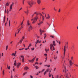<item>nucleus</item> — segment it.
<instances>
[{
    "mask_svg": "<svg viewBox=\"0 0 78 78\" xmlns=\"http://www.w3.org/2000/svg\"><path fill=\"white\" fill-rule=\"evenodd\" d=\"M38 18V17H37L36 16L34 17V18L31 20L32 21H33H33L32 22V23L33 24H34V23H36V22L37 21Z\"/></svg>",
    "mask_w": 78,
    "mask_h": 78,
    "instance_id": "1",
    "label": "nucleus"
},
{
    "mask_svg": "<svg viewBox=\"0 0 78 78\" xmlns=\"http://www.w3.org/2000/svg\"><path fill=\"white\" fill-rule=\"evenodd\" d=\"M50 48L51 50H55V49L54 48V46H53V44H50Z\"/></svg>",
    "mask_w": 78,
    "mask_h": 78,
    "instance_id": "2",
    "label": "nucleus"
},
{
    "mask_svg": "<svg viewBox=\"0 0 78 78\" xmlns=\"http://www.w3.org/2000/svg\"><path fill=\"white\" fill-rule=\"evenodd\" d=\"M27 3L28 4L30 5V7H31V6H32V5H33V1H29L27 2Z\"/></svg>",
    "mask_w": 78,
    "mask_h": 78,
    "instance_id": "3",
    "label": "nucleus"
},
{
    "mask_svg": "<svg viewBox=\"0 0 78 78\" xmlns=\"http://www.w3.org/2000/svg\"><path fill=\"white\" fill-rule=\"evenodd\" d=\"M33 27L30 25V26L29 27V29H28V31H30V30H33Z\"/></svg>",
    "mask_w": 78,
    "mask_h": 78,
    "instance_id": "4",
    "label": "nucleus"
},
{
    "mask_svg": "<svg viewBox=\"0 0 78 78\" xmlns=\"http://www.w3.org/2000/svg\"><path fill=\"white\" fill-rule=\"evenodd\" d=\"M69 76H71L70 74V73H69L66 74V78H69Z\"/></svg>",
    "mask_w": 78,
    "mask_h": 78,
    "instance_id": "5",
    "label": "nucleus"
},
{
    "mask_svg": "<svg viewBox=\"0 0 78 78\" xmlns=\"http://www.w3.org/2000/svg\"><path fill=\"white\" fill-rule=\"evenodd\" d=\"M21 58H22V62H25V59L24 58V56L23 55L21 56Z\"/></svg>",
    "mask_w": 78,
    "mask_h": 78,
    "instance_id": "6",
    "label": "nucleus"
},
{
    "mask_svg": "<svg viewBox=\"0 0 78 78\" xmlns=\"http://www.w3.org/2000/svg\"><path fill=\"white\" fill-rule=\"evenodd\" d=\"M35 59V58H34L32 60H28V61L29 62H33Z\"/></svg>",
    "mask_w": 78,
    "mask_h": 78,
    "instance_id": "7",
    "label": "nucleus"
},
{
    "mask_svg": "<svg viewBox=\"0 0 78 78\" xmlns=\"http://www.w3.org/2000/svg\"><path fill=\"white\" fill-rule=\"evenodd\" d=\"M44 32V31L43 30H42L41 29H40V33L41 35H42V32Z\"/></svg>",
    "mask_w": 78,
    "mask_h": 78,
    "instance_id": "8",
    "label": "nucleus"
},
{
    "mask_svg": "<svg viewBox=\"0 0 78 78\" xmlns=\"http://www.w3.org/2000/svg\"><path fill=\"white\" fill-rule=\"evenodd\" d=\"M37 2L38 5H40L41 3V0H37Z\"/></svg>",
    "mask_w": 78,
    "mask_h": 78,
    "instance_id": "9",
    "label": "nucleus"
},
{
    "mask_svg": "<svg viewBox=\"0 0 78 78\" xmlns=\"http://www.w3.org/2000/svg\"><path fill=\"white\" fill-rule=\"evenodd\" d=\"M29 25H30V21L27 20V26H29Z\"/></svg>",
    "mask_w": 78,
    "mask_h": 78,
    "instance_id": "10",
    "label": "nucleus"
},
{
    "mask_svg": "<svg viewBox=\"0 0 78 78\" xmlns=\"http://www.w3.org/2000/svg\"><path fill=\"white\" fill-rule=\"evenodd\" d=\"M24 70H28L29 69V68L28 66H26L24 67Z\"/></svg>",
    "mask_w": 78,
    "mask_h": 78,
    "instance_id": "11",
    "label": "nucleus"
},
{
    "mask_svg": "<svg viewBox=\"0 0 78 78\" xmlns=\"http://www.w3.org/2000/svg\"><path fill=\"white\" fill-rule=\"evenodd\" d=\"M9 2H8L7 3H6V5H5V8H6V6H9Z\"/></svg>",
    "mask_w": 78,
    "mask_h": 78,
    "instance_id": "12",
    "label": "nucleus"
},
{
    "mask_svg": "<svg viewBox=\"0 0 78 78\" xmlns=\"http://www.w3.org/2000/svg\"><path fill=\"white\" fill-rule=\"evenodd\" d=\"M21 65V63H18L17 64V68H19V66H20V65Z\"/></svg>",
    "mask_w": 78,
    "mask_h": 78,
    "instance_id": "13",
    "label": "nucleus"
},
{
    "mask_svg": "<svg viewBox=\"0 0 78 78\" xmlns=\"http://www.w3.org/2000/svg\"><path fill=\"white\" fill-rule=\"evenodd\" d=\"M50 18V16L48 14V16L46 17V19H49Z\"/></svg>",
    "mask_w": 78,
    "mask_h": 78,
    "instance_id": "14",
    "label": "nucleus"
},
{
    "mask_svg": "<svg viewBox=\"0 0 78 78\" xmlns=\"http://www.w3.org/2000/svg\"><path fill=\"white\" fill-rule=\"evenodd\" d=\"M24 12H25V13H26V14H28V13H29V10L28 9H27V11H24Z\"/></svg>",
    "mask_w": 78,
    "mask_h": 78,
    "instance_id": "15",
    "label": "nucleus"
},
{
    "mask_svg": "<svg viewBox=\"0 0 78 78\" xmlns=\"http://www.w3.org/2000/svg\"><path fill=\"white\" fill-rule=\"evenodd\" d=\"M69 64H70V66H69V67H70L71 66H72V64H72L71 61H70Z\"/></svg>",
    "mask_w": 78,
    "mask_h": 78,
    "instance_id": "16",
    "label": "nucleus"
},
{
    "mask_svg": "<svg viewBox=\"0 0 78 78\" xmlns=\"http://www.w3.org/2000/svg\"><path fill=\"white\" fill-rule=\"evenodd\" d=\"M12 4H11L10 7L9 11H10L12 9Z\"/></svg>",
    "mask_w": 78,
    "mask_h": 78,
    "instance_id": "17",
    "label": "nucleus"
},
{
    "mask_svg": "<svg viewBox=\"0 0 78 78\" xmlns=\"http://www.w3.org/2000/svg\"><path fill=\"white\" fill-rule=\"evenodd\" d=\"M53 44L54 46H55L56 45V44H55V41H53Z\"/></svg>",
    "mask_w": 78,
    "mask_h": 78,
    "instance_id": "18",
    "label": "nucleus"
},
{
    "mask_svg": "<svg viewBox=\"0 0 78 78\" xmlns=\"http://www.w3.org/2000/svg\"><path fill=\"white\" fill-rule=\"evenodd\" d=\"M5 19H6V17H5V16L4 17V20H3L4 23H5Z\"/></svg>",
    "mask_w": 78,
    "mask_h": 78,
    "instance_id": "19",
    "label": "nucleus"
},
{
    "mask_svg": "<svg viewBox=\"0 0 78 78\" xmlns=\"http://www.w3.org/2000/svg\"><path fill=\"white\" fill-rule=\"evenodd\" d=\"M16 61L15 60L14 62V66H16Z\"/></svg>",
    "mask_w": 78,
    "mask_h": 78,
    "instance_id": "20",
    "label": "nucleus"
},
{
    "mask_svg": "<svg viewBox=\"0 0 78 78\" xmlns=\"http://www.w3.org/2000/svg\"><path fill=\"white\" fill-rule=\"evenodd\" d=\"M44 38L45 39V37H47V35H46V34H44Z\"/></svg>",
    "mask_w": 78,
    "mask_h": 78,
    "instance_id": "21",
    "label": "nucleus"
},
{
    "mask_svg": "<svg viewBox=\"0 0 78 78\" xmlns=\"http://www.w3.org/2000/svg\"><path fill=\"white\" fill-rule=\"evenodd\" d=\"M42 21H44V16H42Z\"/></svg>",
    "mask_w": 78,
    "mask_h": 78,
    "instance_id": "22",
    "label": "nucleus"
},
{
    "mask_svg": "<svg viewBox=\"0 0 78 78\" xmlns=\"http://www.w3.org/2000/svg\"><path fill=\"white\" fill-rule=\"evenodd\" d=\"M34 14H36V16H37L38 15V13L37 12H35Z\"/></svg>",
    "mask_w": 78,
    "mask_h": 78,
    "instance_id": "23",
    "label": "nucleus"
},
{
    "mask_svg": "<svg viewBox=\"0 0 78 78\" xmlns=\"http://www.w3.org/2000/svg\"><path fill=\"white\" fill-rule=\"evenodd\" d=\"M45 51H46V53H47L48 52V49H45Z\"/></svg>",
    "mask_w": 78,
    "mask_h": 78,
    "instance_id": "24",
    "label": "nucleus"
},
{
    "mask_svg": "<svg viewBox=\"0 0 78 78\" xmlns=\"http://www.w3.org/2000/svg\"><path fill=\"white\" fill-rule=\"evenodd\" d=\"M24 38H25V37H24V36H23L22 38V39H21V40L22 41H23V39H24Z\"/></svg>",
    "mask_w": 78,
    "mask_h": 78,
    "instance_id": "25",
    "label": "nucleus"
},
{
    "mask_svg": "<svg viewBox=\"0 0 78 78\" xmlns=\"http://www.w3.org/2000/svg\"><path fill=\"white\" fill-rule=\"evenodd\" d=\"M66 50H64V56L65 55V53H66Z\"/></svg>",
    "mask_w": 78,
    "mask_h": 78,
    "instance_id": "26",
    "label": "nucleus"
},
{
    "mask_svg": "<svg viewBox=\"0 0 78 78\" xmlns=\"http://www.w3.org/2000/svg\"><path fill=\"white\" fill-rule=\"evenodd\" d=\"M54 11H57L56 9H55V7H54Z\"/></svg>",
    "mask_w": 78,
    "mask_h": 78,
    "instance_id": "27",
    "label": "nucleus"
},
{
    "mask_svg": "<svg viewBox=\"0 0 78 78\" xmlns=\"http://www.w3.org/2000/svg\"><path fill=\"white\" fill-rule=\"evenodd\" d=\"M35 68H36V69H38V67H37V66H35Z\"/></svg>",
    "mask_w": 78,
    "mask_h": 78,
    "instance_id": "28",
    "label": "nucleus"
},
{
    "mask_svg": "<svg viewBox=\"0 0 78 78\" xmlns=\"http://www.w3.org/2000/svg\"><path fill=\"white\" fill-rule=\"evenodd\" d=\"M23 28V27L21 26V27L19 29H18V30H21V29H22V28Z\"/></svg>",
    "mask_w": 78,
    "mask_h": 78,
    "instance_id": "29",
    "label": "nucleus"
},
{
    "mask_svg": "<svg viewBox=\"0 0 78 78\" xmlns=\"http://www.w3.org/2000/svg\"><path fill=\"white\" fill-rule=\"evenodd\" d=\"M66 46H65L64 47V50H66Z\"/></svg>",
    "mask_w": 78,
    "mask_h": 78,
    "instance_id": "30",
    "label": "nucleus"
},
{
    "mask_svg": "<svg viewBox=\"0 0 78 78\" xmlns=\"http://www.w3.org/2000/svg\"><path fill=\"white\" fill-rule=\"evenodd\" d=\"M8 45H7L6 46V50H8Z\"/></svg>",
    "mask_w": 78,
    "mask_h": 78,
    "instance_id": "31",
    "label": "nucleus"
},
{
    "mask_svg": "<svg viewBox=\"0 0 78 78\" xmlns=\"http://www.w3.org/2000/svg\"><path fill=\"white\" fill-rule=\"evenodd\" d=\"M50 37H51L52 38H54V36H52V35H51Z\"/></svg>",
    "mask_w": 78,
    "mask_h": 78,
    "instance_id": "32",
    "label": "nucleus"
},
{
    "mask_svg": "<svg viewBox=\"0 0 78 78\" xmlns=\"http://www.w3.org/2000/svg\"><path fill=\"white\" fill-rule=\"evenodd\" d=\"M23 49H25V48H23L22 49H20L19 50H23Z\"/></svg>",
    "mask_w": 78,
    "mask_h": 78,
    "instance_id": "33",
    "label": "nucleus"
},
{
    "mask_svg": "<svg viewBox=\"0 0 78 78\" xmlns=\"http://www.w3.org/2000/svg\"><path fill=\"white\" fill-rule=\"evenodd\" d=\"M19 30V31L18 32L17 34H18V33H19V31H20V30L18 29L17 30Z\"/></svg>",
    "mask_w": 78,
    "mask_h": 78,
    "instance_id": "34",
    "label": "nucleus"
},
{
    "mask_svg": "<svg viewBox=\"0 0 78 78\" xmlns=\"http://www.w3.org/2000/svg\"><path fill=\"white\" fill-rule=\"evenodd\" d=\"M12 56H15V54H14V53H12Z\"/></svg>",
    "mask_w": 78,
    "mask_h": 78,
    "instance_id": "35",
    "label": "nucleus"
},
{
    "mask_svg": "<svg viewBox=\"0 0 78 78\" xmlns=\"http://www.w3.org/2000/svg\"><path fill=\"white\" fill-rule=\"evenodd\" d=\"M23 21L21 23V25L22 26V25H23Z\"/></svg>",
    "mask_w": 78,
    "mask_h": 78,
    "instance_id": "36",
    "label": "nucleus"
},
{
    "mask_svg": "<svg viewBox=\"0 0 78 78\" xmlns=\"http://www.w3.org/2000/svg\"><path fill=\"white\" fill-rule=\"evenodd\" d=\"M23 5H24V1H25V0H23Z\"/></svg>",
    "mask_w": 78,
    "mask_h": 78,
    "instance_id": "37",
    "label": "nucleus"
},
{
    "mask_svg": "<svg viewBox=\"0 0 78 78\" xmlns=\"http://www.w3.org/2000/svg\"><path fill=\"white\" fill-rule=\"evenodd\" d=\"M58 12H61V9H60L58 11Z\"/></svg>",
    "mask_w": 78,
    "mask_h": 78,
    "instance_id": "38",
    "label": "nucleus"
},
{
    "mask_svg": "<svg viewBox=\"0 0 78 78\" xmlns=\"http://www.w3.org/2000/svg\"><path fill=\"white\" fill-rule=\"evenodd\" d=\"M46 23L47 24H48V25H49L50 26V24L48 23V22H46Z\"/></svg>",
    "mask_w": 78,
    "mask_h": 78,
    "instance_id": "39",
    "label": "nucleus"
},
{
    "mask_svg": "<svg viewBox=\"0 0 78 78\" xmlns=\"http://www.w3.org/2000/svg\"><path fill=\"white\" fill-rule=\"evenodd\" d=\"M39 63H38V62H36L35 63V64H38Z\"/></svg>",
    "mask_w": 78,
    "mask_h": 78,
    "instance_id": "40",
    "label": "nucleus"
},
{
    "mask_svg": "<svg viewBox=\"0 0 78 78\" xmlns=\"http://www.w3.org/2000/svg\"><path fill=\"white\" fill-rule=\"evenodd\" d=\"M37 44L39 43V40L38 39V40L37 41V42H36Z\"/></svg>",
    "mask_w": 78,
    "mask_h": 78,
    "instance_id": "41",
    "label": "nucleus"
},
{
    "mask_svg": "<svg viewBox=\"0 0 78 78\" xmlns=\"http://www.w3.org/2000/svg\"><path fill=\"white\" fill-rule=\"evenodd\" d=\"M49 77H51V74L49 75Z\"/></svg>",
    "mask_w": 78,
    "mask_h": 78,
    "instance_id": "42",
    "label": "nucleus"
},
{
    "mask_svg": "<svg viewBox=\"0 0 78 78\" xmlns=\"http://www.w3.org/2000/svg\"><path fill=\"white\" fill-rule=\"evenodd\" d=\"M44 55V56H47V54H45Z\"/></svg>",
    "mask_w": 78,
    "mask_h": 78,
    "instance_id": "43",
    "label": "nucleus"
},
{
    "mask_svg": "<svg viewBox=\"0 0 78 78\" xmlns=\"http://www.w3.org/2000/svg\"><path fill=\"white\" fill-rule=\"evenodd\" d=\"M10 20H9V27H10Z\"/></svg>",
    "mask_w": 78,
    "mask_h": 78,
    "instance_id": "44",
    "label": "nucleus"
},
{
    "mask_svg": "<svg viewBox=\"0 0 78 78\" xmlns=\"http://www.w3.org/2000/svg\"><path fill=\"white\" fill-rule=\"evenodd\" d=\"M47 73V71H45L44 73V75H45V74H46V73Z\"/></svg>",
    "mask_w": 78,
    "mask_h": 78,
    "instance_id": "45",
    "label": "nucleus"
},
{
    "mask_svg": "<svg viewBox=\"0 0 78 78\" xmlns=\"http://www.w3.org/2000/svg\"><path fill=\"white\" fill-rule=\"evenodd\" d=\"M42 21H42L40 23V24H42V23H43V22H42Z\"/></svg>",
    "mask_w": 78,
    "mask_h": 78,
    "instance_id": "46",
    "label": "nucleus"
},
{
    "mask_svg": "<svg viewBox=\"0 0 78 78\" xmlns=\"http://www.w3.org/2000/svg\"><path fill=\"white\" fill-rule=\"evenodd\" d=\"M31 46V44H29V46H28V47H30V46Z\"/></svg>",
    "mask_w": 78,
    "mask_h": 78,
    "instance_id": "47",
    "label": "nucleus"
},
{
    "mask_svg": "<svg viewBox=\"0 0 78 78\" xmlns=\"http://www.w3.org/2000/svg\"><path fill=\"white\" fill-rule=\"evenodd\" d=\"M14 6V2H12V6Z\"/></svg>",
    "mask_w": 78,
    "mask_h": 78,
    "instance_id": "48",
    "label": "nucleus"
},
{
    "mask_svg": "<svg viewBox=\"0 0 78 78\" xmlns=\"http://www.w3.org/2000/svg\"><path fill=\"white\" fill-rule=\"evenodd\" d=\"M47 66H48V65H44V67H47Z\"/></svg>",
    "mask_w": 78,
    "mask_h": 78,
    "instance_id": "49",
    "label": "nucleus"
},
{
    "mask_svg": "<svg viewBox=\"0 0 78 78\" xmlns=\"http://www.w3.org/2000/svg\"><path fill=\"white\" fill-rule=\"evenodd\" d=\"M13 77L12 76V74H11V78H12Z\"/></svg>",
    "mask_w": 78,
    "mask_h": 78,
    "instance_id": "50",
    "label": "nucleus"
},
{
    "mask_svg": "<svg viewBox=\"0 0 78 78\" xmlns=\"http://www.w3.org/2000/svg\"><path fill=\"white\" fill-rule=\"evenodd\" d=\"M8 69L9 70V69H10V66H9Z\"/></svg>",
    "mask_w": 78,
    "mask_h": 78,
    "instance_id": "51",
    "label": "nucleus"
},
{
    "mask_svg": "<svg viewBox=\"0 0 78 78\" xmlns=\"http://www.w3.org/2000/svg\"><path fill=\"white\" fill-rule=\"evenodd\" d=\"M36 61H38V58H36Z\"/></svg>",
    "mask_w": 78,
    "mask_h": 78,
    "instance_id": "52",
    "label": "nucleus"
},
{
    "mask_svg": "<svg viewBox=\"0 0 78 78\" xmlns=\"http://www.w3.org/2000/svg\"><path fill=\"white\" fill-rule=\"evenodd\" d=\"M48 67H50V65H49L48 66V65L47 66Z\"/></svg>",
    "mask_w": 78,
    "mask_h": 78,
    "instance_id": "53",
    "label": "nucleus"
},
{
    "mask_svg": "<svg viewBox=\"0 0 78 78\" xmlns=\"http://www.w3.org/2000/svg\"><path fill=\"white\" fill-rule=\"evenodd\" d=\"M73 56H72L71 57V59H72V60H73Z\"/></svg>",
    "mask_w": 78,
    "mask_h": 78,
    "instance_id": "54",
    "label": "nucleus"
},
{
    "mask_svg": "<svg viewBox=\"0 0 78 78\" xmlns=\"http://www.w3.org/2000/svg\"><path fill=\"white\" fill-rule=\"evenodd\" d=\"M30 77L31 78H33V76L31 75L30 76Z\"/></svg>",
    "mask_w": 78,
    "mask_h": 78,
    "instance_id": "55",
    "label": "nucleus"
},
{
    "mask_svg": "<svg viewBox=\"0 0 78 78\" xmlns=\"http://www.w3.org/2000/svg\"><path fill=\"white\" fill-rule=\"evenodd\" d=\"M22 41H23V40H20V44H21L22 43Z\"/></svg>",
    "mask_w": 78,
    "mask_h": 78,
    "instance_id": "56",
    "label": "nucleus"
},
{
    "mask_svg": "<svg viewBox=\"0 0 78 78\" xmlns=\"http://www.w3.org/2000/svg\"><path fill=\"white\" fill-rule=\"evenodd\" d=\"M16 53H17V51H15V53L14 54L15 55H16Z\"/></svg>",
    "mask_w": 78,
    "mask_h": 78,
    "instance_id": "57",
    "label": "nucleus"
},
{
    "mask_svg": "<svg viewBox=\"0 0 78 78\" xmlns=\"http://www.w3.org/2000/svg\"><path fill=\"white\" fill-rule=\"evenodd\" d=\"M41 25V23H38V25Z\"/></svg>",
    "mask_w": 78,
    "mask_h": 78,
    "instance_id": "58",
    "label": "nucleus"
},
{
    "mask_svg": "<svg viewBox=\"0 0 78 78\" xmlns=\"http://www.w3.org/2000/svg\"><path fill=\"white\" fill-rule=\"evenodd\" d=\"M2 74H3V75H4V71H3L2 72Z\"/></svg>",
    "mask_w": 78,
    "mask_h": 78,
    "instance_id": "59",
    "label": "nucleus"
},
{
    "mask_svg": "<svg viewBox=\"0 0 78 78\" xmlns=\"http://www.w3.org/2000/svg\"><path fill=\"white\" fill-rule=\"evenodd\" d=\"M22 9V8H21L19 10V11H20Z\"/></svg>",
    "mask_w": 78,
    "mask_h": 78,
    "instance_id": "60",
    "label": "nucleus"
},
{
    "mask_svg": "<svg viewBox=\"0 0 78 78\" xmlns=\"http://www.w3.org/2000/svg\"><path fill=\"white\" fill-rule=\"evenodd\" d=\"M75 66H76V67H78V65H75Z\"/></svg>",
    "mask_w": 78,
    "mask_h": 78,
    "instance_id": "61",
    "label": "nucleus"
},
{
    "mask_svg": "<svg viewBox=\"0 0 78 78\" xmlns=\"http://www.w3.org/2000/svg\"><path fill=\"white\" fill-rule=\"evenodd\" d=\"M48 70H49V69H47V71L46 72H48Z\"/></svg>",
    "mask_w": 78,
    "mask_h": 78,
    "instance_id": "62",
    "label": "nucleus"
},
{
    "mask_svg": "<svg viewBox=\"0 0 78 78\" xmlns=\"http://www.w3.org/2000/svg\"><path fill=\"white\" fill-rule=\"evenodd\" d=\"M66 46V48L67 47V44H66V46Z\"/></svg>",
    "mask_w": 78,
    "mask_h": 78,
    "instance_id": "63",
    "label": "nucleus"
},
{
    "mask_svg": "<svg viewBox=\"0 0 78 78\" xmlns=\"http://www.w3.org/2000/svg\"><path fill=\"white\" fill-rule=\"evenodd\" d=\"M41 41H39V43H41Z\"/></svg>",
    "mask_w": 78,
    "mask_h": 78,
    "instance_id": "64",
    "label": "nucleus"
}]
</instances>
